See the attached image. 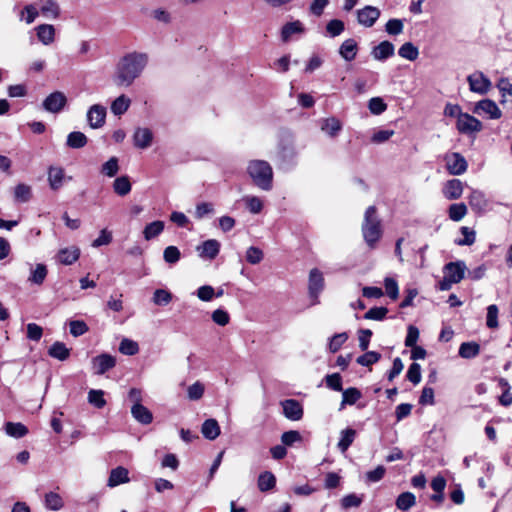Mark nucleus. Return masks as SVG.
<instances>
[{"mask_svg":"<svg viewBox=\"0 0 512 512\" xmlns=\"http://www.w3.org/2000/svg\"><path fill=\"white\" fill-rule=\"evenodd\" d=\"M149 62L145 52L133 51L122 56L117 63L114 82L118 86L129 87L140 77Z\"/></svg>","mask_w":512,"mask_h":512,"instance_id":"obj_1","label":"nucleus"},{"mask_svg":"<svg viewBox=\"0 0 512 512\" xmlns=\"http://www.w3.org/2000/svg\"><path fill=\"white\" fill-rule=\"evenodd\" d=\"M247 173L254 184L262 190L272 189L273 170L271 165L264 160H251L247 165Z\"/></svg>","mask_w":512,"mask_h":512,"instance_id":"obj_2","label":"nucleus"},{"mask_svg":"<svg viewBox=\"0 0 512 512\" xmlns=\"http://www.w3.org/2000/svg\"><path fill=\"white\" fill-rule=\"evenodd\" d=\"M362 233L365 242L371 248L375 247L382 236L381 222L377 216L375 206H369L365 211Z\"/></svg>","mask_w":512,"mask_h":512,"instance_id":"obj_3","label":"nucleus"},{"mask_svg":"<svg viewBox=\"0 0 512 512\" xmlns=\"http://www.w3.org/2000/svg\"><path fill=\"white\" fill-rule=\"evenodd\" d=\"M278 159L284 165H294L298 151L290 136L283 138L279 144Z\"/></svg>","mask_w":512,"mask_h":512,"instance_id":"obj_4","label":"nucleus"},{"mask_svg":"<svg viewBox=\"0 0 512 512\" xmlns=\"http://www.w3.org/2000/svg\"><path fill=\"white\" fill-rule=\"evenodd\" d=\"M467 81L470 90L479 95L487 94L492 87L490 79L487 76H485L481 71H475L472 74H470L467 77Z\"/></svg>","mask_w":512,"mask_h":512,"instance_id":"obj_5","label":"nucleus"},{"mask_svg":"<svg viewBox=\"0 0 512 512\" xmlns=\"http://www.w3.org/2000/svg\"><path fill=\"white\" fill-rule=\"evenodd\" d=\"M444 161L446 169L451 175H461L466 172L468 167L466 159L457 152L445 154Z\"/></svg>","mask_w":512,"mask_h":512,"instance_id":"obj_6","label":"nucleus"},{"mask_svg":"<svg viewBox=\"0 0 512 512\" xmlns=\"http://www.w3.org/2000/svg\"><path fill=\"white\" fill-rule=\"evenodd\" d=\"M456 126L458 131L462 134H472L482 130V123L468 113L459 115Z\"/></svg>","mask_w":512,"mask_h":512,"instance_id":"obj_7","label":"nucleus"},{"mask_svg":"<svg viewBox=\"0 0 512 512\" xmlns=\"http://www.w3.org/2000/svg\"><path fill=\"white\" fill-rule=\"evenodd\" d=\"M356 15L357 21L361 26L370 28L379 19L381 12L377 7L367 5L362 9L357 10Z\"/></svg>","mask_w":512,"mask_h":512,"instance_id":"obj_8","label":"nucleus"},{"mask_svg":"<svg viewBox=\"0 0 512 512\" xmlns=\"http://www.w3.org/2000/svg\"><path fill=\"white\" fill-rule=\"evenodd\" d=\"M106 108L100 104L92 105L87 111V122L93 129L101 128L106 120Z\"/></svg>","mask_w":512,"mask_h":512,"instance_id":"obj_9","label":"nucleus"},{"mask_svg":"<svg viewBox=\"0 0 512 512\" xmlns=\"http://www.w3.org/2000/svg\"><path fill=\"white\" fill-rule=\"evenodd\" d=\"M67 98L64 93L55 91L49 94L43 101V108L51 113L60 112L66 105Z\"/></svg>","mask_w":512,"mask_h":512,"instance_id":"obj_10","label":"nucleus"},{"mask_svg":"<svg viewBox=\"0 0 512 512\" xmlns=\"http://www.w3.org/2000/svg\"><path fill=\"white\" fill-rule=\"evenodd\" d=\"M65 179L71 180V177L65 176V171L60 166H49L47 171V180L49 183V187L57 191L59 190L63 184Z\"/></svg>","mask_w":512,"mask_h":512,"instance_id":"obj_11","label":"nucleus"},{"mask_svg":"<svg viewBox=\"0 0 512 512\" xmlns=\"http://www.w3.org/2000/svg\"><path fill=\"white\" fill-rule=\"evenodd\" d=\"M133 145L141 150H145L152 145L153 133L149 128L138 127L133 134Z\"/></svg>","mask_w":512,"mask_h":512,"instance_id":"obj_12","label":"nucleus"},{"mask_svg":"<svg viewBox=\"0 0 512 512\" xmlns=\"http://www.w3.org/2000/svg\"><path fill=\"white\" fill-rule=\"evenodd\" d=\"M324 287V278L318 269H312L309 275V294L314 299L313 304L318 303V296Z\"/></svg>","mask_w":512,"mask_h":512,"instance_id":"obj_13","label":"nucleus"},{"mask_svg":"<svg viewBox=\"0 0 512 512\" xmlns=\"http://www.w3.org/2000/svg\"><path fill=\"white\" fill-rule=\"evenodd\" d=\"M284 416L292 421H298L303 417V407L295 399H287L281 402Z\"/></svg>","mask_w":512,"mask_h":512,"instance_id":"obj_14","label":"nucleus"},{"mask_svg":"<svg viewBox=\"0 0 512 512\" xmlns=\"http://www.w3.org/2000/svg\"><path fill=\"white\" fill-rule=\"evenodd\" d=\"M473 112L477 114H487L491 119H499L502 115L501 110L497 104L490 99H483L478 101L474 107Z\"/></svg>","mask_w":512,"mask_h":512,"instance_id":"obj_15","label":"nucleus"},{"mask_svg":"<svg viewBox=\"0 0 512 512\" xmlns=\"http://www.w3.org/2000/svg\"><path fill=\"white\" fill-rule=\"evenodd\" d=\"M115 364V358L106 353L98 355L92 359V367L94 369V373L97 375H102L109 371L115 366Z\"/></svg>","mask_w":512,"mask_h":512,"instance_id":"obj_16","label":"nucleus"},{"mask_svg":"<svg viewBox=\"0 0 512 512\" xmlns=\"http://www.w3.org/2000/svg\"><path fill=\"white\" fill-rule=\"evenodd\" d=\"M466 271V265L463 261L449 262L444 266V275H446L453 283H459Z\"/></svg>","mask_w":512,"mask_h":512,"instance_id":"obj_17","label":"nucleus"},{"mask_svg":"<svg viewBox=\"0 0 512 512\" xmlns=\"http://www.w3.org/2000/svg\"><path fill=\"white\" fill-rule=\"evenodd\" d=\"M305 33V27L299 20L286 23L281 29V40L285 43L293 39L294 36H301Z\"/></svg>","mask_w":512,"mask_h":512,"instance_id":"obj_18","label":"nucleus"},{"mask_svg":"<svg viewBox=\"0 0 512 512\" xmlns=\"http://www.w3.org/2000/svg\"><path fill=\"white\" fill-rule=\"evenodd\" d=\"M197 251L201 258L213 260L219 254L220 243L215 239L206 240L197 247Z\"/></svg>","mask_w":512,"mask_h":512,"instance_id":"obj_19","label":"nucleus"},{"mask_svg":"<svg viewBox=\"0 0 512 512\" xmlns=\"http://www.w3.org/2000/svg\"><path fill=\"white\" fill-rule=\"evenodd\" d=\"M395 53L394 45L385 40L380 42L377 46L372 49L371 55L375 60L385 61L386 59L392 57Z\"/></svg>","mask_w":512,"mask_h":512,"instance_id":"obj_20","label":"nucleus"},{"mask_svg":"<svg viewBox=\"0 0 512 512\" xmlns=\"http://www.w3.org/2000/svg\"><path fill=\"white\" fill-rule=\"evenodd\" d=\"M463 193V184L459 179L448 180L443 187V195L448 200H456Z\"/></svg>","mask_w":512,"mask_h":512,"instance_id":"obj_21","label":"nucleus"},{"mask_svg":"<svg viewBox=\"0 0 512 512\" xmlns=\"http://www.w3.org/2000/svg\"><path fill=\"white\" fill-rule=\"evenodd\" d=\"M128 475V469L123 466H118L112 469L108 478L107 486L112 488L120 484L128 483L130 481Z\"/></svg>","mask_w":512,"mask_h":512,"instance_id":"obj_22","label":"nucleus"},{"mask_svg":"<svg viewBox=\"0 0 512 512\" xmlns=\"http://www.w3.org/2000/svg\"><path fill=\"white\" fill-rule=\"evenodd\" d=\"M320 128L326 135L334 138L342 130V123L336 117H328L320 121Z\"/></svg>","mask_w":512,"mask_h":512,"instance_id":"obj_23","label":"nucleus"},{"mask_svg":"<svg viewBox=\"0 0 512 512\" xmlns=\"http://www.w3.org/2000/svg\"><path fill=\"white\" fill-rule=\"evenodd\" d=\"M48 275L47 266L43 263H38L35 266H30V275L28 282L34 285H42Z\"/></svg>","mask_w":512,"mask_h":512,"instance_id":"obj_24","label":"nucleus"},{"mask_svg":"<svg viewBox=\"0 0 512 512\" xmlns=\"http://www.w3.org/2000/svg\"><path fill=\"white\" fill-rule=\"evenodd\" d=\"M80 257V249L76 246L60 249L57 254V260L63 265H71Z\"/></svg>","mask_w":512,"mask_h":512,"instance_id":"obj_25","label":"nucleus"},{"mask_svg":"<svg viewBox=\"0 0 512 512\" xmlns=\"http://www.w3.org/2000/svg\"><path fill=\"white\" fill-rule=\"evenodd\" d=\"M38 40L44 45H50L55 40V28L51 24H41L36 28Z\"/></svg>","mask_w":512,"mask_h":512,"instance_id":"obj_26","label":"nucleus"},{"mask_svg":"<svg viewBox=\"0 0 512 512\" xmlns=\"http://www.w3.org/2000/svg\"><path fill=\"white\" fill-rule=\"evenodd\" d=\"M133 418L141 424H150L153 420L152 413L142 404L133 405L131 408Z\"/></svg>","mask_w":512,"mask_h":512,"instance_id":"obj_27","label":"nucleus"},{"mask_svg":"<svg viewBox=\"0 0 512 512\" xmlns=\"http://www.w3.org/2000/svg\"><path fill=\"white\" fill-rule=\"evenodd\" d=\"M357 42L354 39H346L339 48V54L346 61H352L357 55Z\"/></svg>","mask_w":512,"mask_h":512,"instance_id":"obj_28","label":"nucleus"},{"mask_svg":"<svg viewBox=\"0 0 512 512\" xmlns=\"http://www.w3.org/2000/svg\"><path fill=\"white\" fill-rule=\"evenodd\" d=\"M201 432L208 440H215L220 435V427L215 419H207L202 424Z\"/></svg>","mask_w":512,"mask_h":512,"instance_id":"obj_29","label":"nucleus"},{"mask_svg":"<svg viewBox=\"0 0 512 512\" xmlns=\"http://www.w3.org/2000/svg\"><path fill=\"white\" fill-rule=\"evenodd\" d=\"M48 354L52 358L65 361L70 356V349H68L63 342L56 341L50 346Z\"/></svg>","mask_w":512,"mask_h":512,"instance_id":"obj_30","label":"nucleus"},{"mask_svg":"<svg viewBox=\"0 0 512 512\" xmlns=\"http://www.w3.org/2000/svg\"><path fill=\"white\" fill-rule=\"evenodd\" d=\"M469 204L476 212H484L487 207L485 195L479 190H473L469 196Z\"/></svg>","mask_w":512,"mask_h":512,"instance_id":"obj_31","label":"nucleus"},{"mask_svg":"<svg viewBox=\"0 0 512 512\" xmlns=\"http://www.w3.org/2000/svg\"><path fill=\"white\" fill-rule=\"evenodd\" d=\"M356 437V431L352 428H346L340 432V439L338 441L337 447L342 452L345 453L351 444L354 442Z\"/></svg>","mask_w":512,"mask_h":512,"instance_id":"obj_32","label":"nucleus"},{"mask_svg":"<svg viewBox=\"0 0 512 512\" xmlns=\"http://www.w3.org/2000/svg\"><path fill=\"white\" fill-rule=\"evenodd\" d=\"M132 186L129 177L124 175L116 178L113 182V190L119 196H126L131 192Z\"/></svg>","mask_w":512,"mask_h":512,"instance_id":"obj_33","label":"nucleus"},{"mask_svg":"<svg viewBox=\"0 0 512 512\" xmlns=\"http://www.w3.org/2000/svg\"><path fill=\"white\" fill-rule=\"evenodd\" d=\"M361 397L362 394L357 388L351 387L343 390L340 410H342L345 405H354Z\"/></svg>","mask_w":512,"mask_h":512,"instance_id":"obj_34","label":"nucleus"},{"mask_svg":"<svg viewBox=\"0 0 512 512\" xmlns=\"http://www.w3.org/2000/svg\"><path fill=\"white\" fill-rule=\"evenodd\" d=\"M131 100L124 94L117 97L111 104V112L120 116L124 114L130 107Z\"/></svg>","mask_w":512,"mask_h":512,"instance_id":"obj_35","label":"nucleus"},{"mask_svg":"<svg viewBox=\"0 0 512 512\" xmlns=\"http://www.w3.org/2000/svg\"><path fill=\"white\" fill-rule=\"evenodd\" d=\"M480 352V346L476 342H464L459 347V355L464 359H472Z\"/></svg>","mask_w":512,"mask_h":512,"instance_id":"obj_36","label":"nucleus"},{"mask_svg":"<svg viewBox=\"0 0 512 512\" xmlns=\"http://www.w3.org/2000/svg\"><path fill=\"white\" fill-rule=\"evenodd\" d=\"M88 142L86 135L79 131H74L67 136V146L73 149H79L84 147Z\"/></svg>","mask_w":512,"mask_h":512,"instance_id":"obj_37","label":"nucleus"},{"mask_svg":"<svg viewBox=\"0 0 512 512\" xmlns=\"http://www.w3.org/2000/svg\"><path fill=\"white\" fill-rule=\"evenodd\" d=\"M398 54L403 59L415 61L419 56V50L412 42H406L398 49Z\"/></svg>","mask_w":512,"mask_h":512,"instance_id":"obj_38","label":"nucleus"},{"mask_svg":"<svg viewBox=\"0 0 512 512\" xmlns=\"http://www.w3.org/2000/svg\"><path fill=\"white\" fill-rule=\"evenodd\" d=\"M416 504V497L411 492H403L396 499V506L402 511H408Z\"/></svg>","mask_w":512,"mask_h":512,"instance_id":"obj_39","label":"nucleus"},{"mask_svg":"<svg viewBox=\"0 0 512 512\" xmlns=\"http://www.w3.org/2000/svg\"><path fill=\"white\" fill-rule=\"evenodd\" d=\"M276 484V478L273 473L265 471L258 477V488L262 492L269 491L274 488Z\"/></svg>","mask_w":512,"mask_h":512,"instance_id":"obj_40","label":"nucleus"},{"mask_svg":"<svg viewBox=\"0 0 512 512\" xmlns=\"http://www.w3.org/2000/svg\"><path fill=\"white\" fill-rule=\"evenodd\" d=\"M5 432L11 437L22 438L28 433V429L22 423L7 422L5 424Z\"/></svg>","mask_w":512,"mask_h":512,"instance_id":"obj_41","label":"nucleus"},{"mask_svg":"<svg viewBox=\"0 0 512 512\" xmlns=\"http://www.w3.org/2000/svg\"><path fill=\"white\" fill-rule=\"evenodd\" d=\"M14 197L17 202H28L32 197L31 187L24 183L18 184L14 189Z\"/></svg>","mask_w":512,"mask_h":512,"instance_id":"obj_42","label":"nucleus"},{"mask_svg":"<svg viewBox=\"0 0 512 512\" xmlns=\"http://www.w3.org/2000/svg\"><path fill=\"white\" fill-rule=\"evenodd\" d=\"M404 20L398 18L389 19L385 24V32L390 36H398L403 33Z\"/></svg>","mask_w":512,"mask_h":512,"instance_id":"obj_43","label":"nucleus"},{"mask_svg":"<svg viewBox=\"0 0 512 512\" xmlns=\"http://www.w3.org/2000/svg\"><path fill=\"white\" fill-rule=\"evenodd\" d=\"M164 229V223L162 221H154L146 225L143 231L144 238L151 240L158 236Z\"/></svg>","mask_w":512,"mask_h":512,"instance_id":"obj_44","label":"nucleus"},{"mask_svg":"<svg viewBox=\"0 0 512 512\" xmlns=\"http://www.w3.org/2000/svg\"><path fill=\"white\" fill-rule=\"evenodd\" d=\"M119 171V160L113 156L101 166V173L107 177H114Z\"/></svg>","mask_w":512,"mask_h":512,"instance_id":"obj_45","label":"nucleus"},{"mask_svg":"<svg viewBox=\"0 0 512 512\" xmlns=\"http://www.w3.org/2000/svg\"><path fill=\"white\" fill-rule=\"evenodd\" d=\"M88 402L94 407L101 409L106 405L103 390L91 389L88 392Z\"/></svg>","mask_w":512,"mask_h":512,"instance_id":"obj_46","label":"nucleus"},{"mask_svg":"<svg viewBox=\"0 0 512 512\" xmlns=\"http://www.w3.org/2000/svg\"><path fill=\"white\" fill-rule=\"evenodd\" d=\"M448 213L451 220L458 222L467 214V207L464 203H455L450 205Z\"/></svg>","mask_w":512,"mask_h":512,"instance_id":"obj_47","label":"nucleus"},{"mask_svg":"<svg viewBox=\"0 0 512 512\" xmlns=\"http://www.w3.org/2000/svg\"><path fill=\"white\" fill-rule=\"evenodd\" d=\"M45 506L49 510L57 511L63 507V500L59 494L49 492L45 495Z\"/></svg>","mask_w":512,"mask_h":512,"instance_id":"obj_48","label":"nucleus"},{"mask_svg":"<svg viewBox=\"0 0 512 512\" xmlns=\"http://www.w3.org/2000/svg\"><path fill=\"white\" fill-rule=\"evenodd\" d=\"M44 16L56 19L60 14L59 5L53 0H47L41 7Z\"/></svg>","mask_w":512,"mask_h":512,"instance_id":"obj_49","label":"nucleus"},{"mask_svg":"<svg viewBox=\"0 0 512 512\" xmlns=\"http://www.w3.org/2000/svg\"><path fill=\"white\" fill-rule=\"evenodd\" d=\"M243 201L245 202L247 209L253 214H258L263 209V202L257 196H245Z\"/></svg>","mask_w":512,"mask_h":512,"instance_id":"obj_50","label":"nucleus"},{"mask_svg":"<svg viewBox=\"0 0 512 512\" xmlns=\"http://www.w3.org/2000/svg\"><path fill=\"white\" fill-rule=\"evenodd\" d=\"M384 287L386 295L392 299L396 300L399 296V287L397 281L392 277H386L384 279Z\"/></svg>","mask_w":512,"mask_h":512,"instance_id":"obj_51","label":"nucleus"},{"mask_svg":"<svg viewBox=\"0 0 512 512\" xmlns=\"http://www.w3.org/2000/svg\"><path fill=\"white\" fill-rule=\"evenodd\" d=\"M152 300L156 305L165 306L171 302L172 294L165 289H156Z\"/></svg>","mask_w":512,"mask_h":512,"instance_id":"obj_52","label":"nucleus"},{"mask_svg":"<svg viewBox=\"0 0 512 512\" xmlns=\"http://www.w3.org/2000/svg\"><path fill=\"white\" fill-rule=\"evenodd\" d=\"M498 312V307L495 304L487 307L486 325L488 328L495 329L498 327Z\"/></svg>","mask_w":512,"mask_h":512,"instance_id":"obj_53","label":"nucleus"},{"mask_svg":"<svg viewBox=\"0 0 512 512\" xmlns=\"http://www.w3.org/2000/svg\"><path fill=\"white\" fill-rule=\"evenodd\" d=\"M347 339L348 335L345 332L333 335L328 343V348L330 352H337L341 348V346L347 341Z\"/></svg>","mask_w":512,"mask_h":512,"instance_id":"obj_54","label":"nucleus"},{"mask_svg":"<svg viewBox=\"0 0 512 512\" xmlns=\"http://www.w3.org/2000/svg\"><path fill=\"white\" fill-rule=\"evenodd\" d=\"M70 333L74 337H79L88 332V325L83 320H71L69 322Z\"/></svg>","mask_w":512,"mask_h":512,"instance_id":"obj_55","label":"nucleus"},{"mask_svg":"<svg viewBox=\"0 0 512 512\" xmlns=\"http://www.w3.org/2000/svg\"><path fill=\"white\" fill-rule=\"evenodd\" d=\"M38 15L39 12L34 5H26L21 11L20 20H24L27 24H31L35 21Z\"/></svg>","mask_w":512,"mask_h":512,"instance_id":"obj_56","label":"nucleus"},{"mask_svg":"<svg viewBox=\"0 0 512 512\" xmlns=\"http://www.w3.org/2000/svg\"><path fill=\"white\" fill-rule=\"evenodd\" d=\"M325 382L328 388L337 391L342 392V377L339 373H333L329 374L325 377Z\"/></svg>","mask_w":512,"mask_h":512,"instance_id":"obj_57","label":"nucleus"},{"mask_svg":"<svg viewBox=\"0 0 512 512\" xmlns=\"http://www.w3.org/2000/svg\"><path fill=\"white\" fill-rule=\"evenodd\" d=\"M363 496H358L354 493L348 494L341 499V506L344 509L356 508L361 505Z\"/></svg>","mask_w":512,"mask_h":512,"instance_id":"obj_58","label":"nucleus"},{"mask_svg":"<svg viewBox=\"0 0 512 512\" xmlns=\"http://www.w3.org/2000/svg\"><path fill=\"white\" fill-rule=\"evenodd\" d=\"M344 29V22L338 19H333L326 25V31L330 37L339 36L344 31Z\"/></svg>","mask_w":512,"mask_h":512,"instance_id":"obj_59","label":"nucleus"},{"mask_svg":"<svg viewBox=\"0 0 512 512\" xmlns=\"http://www.w3.org/2000/svg\"><path fill=\"white\" fill-rule=\"evenodd\" d=\"M119 351L124 355H135L139 347L135 341L125 338L120 342Z\"/></svg>","mask_w":512,"mask_h":512,"instance_id":"obj_60","label":"nucleus"},{"mask_svg":"<svg viewBox=\"0 0 512 512\" xmlns=\"http://www.w3.org/2000/svg\"><path fill=\"white\" fill-rule=\"evenodd\" d=\"M381 355L375 351H369L357 358V363L361 366H370L379 361Z\"/></svg>","mask_w":512,"mask_h":512,"instance_id":"obj_61","label":"nucleus"},{"mask_svg":"<svg viewBox=\"0 0 512 512\" xmlns=\"http://www.w3.org/2000/svg\"><path fill=\"white\" fill-rule=\"evenodd\" d=\"M387 313L388 309L386 307H373L365 313L364 318L367 320L381 321L386 317Z\"/></svg>","mask_w":512,"mask_h":512,"instance_id":"obj_62","label":"nucleus"},{"mask_svg":"<svg viewBox=\"0 0 512 512\" xmlns=\"http://www.w3.org/2000/svg\"><path fill=\"white\" fill-rule=\"evenodd\" d=\"M204 390H205L204 385L201 382L196 381L195 383L190 385L187 389L188 398L193 401L199 400L200 398H202V396L204 394Z\"/></svg>","mask_w":512,"mask_h":512,"instance_id":"obj_63","label":"nucleus"},{"mask_svg":"<svg viewBox=\"0 0 512 512\" xmlns=\"http://www.w3.org/2000/svg\"><path fill=\"white\" fill-rule=\"evenodd\" d=\"M180 256V250L176 246H168L163 252V258L169 264H175L178 262Z\"/></svg>","mask_w":512,"mask_h":512,"instance_id":"obj_64","label":"nucleus"}]
</instances>
